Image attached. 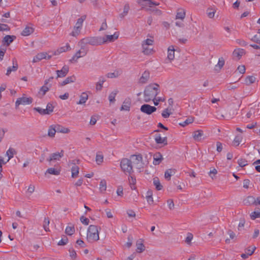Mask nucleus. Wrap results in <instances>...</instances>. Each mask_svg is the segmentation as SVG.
<instances>
[{"label": "nucleus", "instance_id": "72a5a7b5", "mask_svg": "<svg viewBox=\"0 0 260 260\" xmlns=\"http://www.w3.org/2000/svg\"><path fill=\"white\" fill-rule=\"evenodd\" d=\"M153 184L157 190H160L162 188V185L160 184L158 178H153Z\"/></svg>", "mask_w": 260, "mask_h": 260}, {"label": "nucleus", "instance_id": "7ed1b4c3", "mask_svg": "<svg viewBox=\"0 0 260 260\" xmlns=\"http://www.w3.org/2000/svg\"><path fill=\"white\" fill-rule=\"evenodd\" d=\"M120 167L125 174H131L133 172V165L131 159L122 158L120 162Z\"/></svg>", "mask_w": 260, "mask_h": 260}, {"label": "nucleus", "instance_id": "6ab92c4d", "mask_svg": "<svg viewBox=\"0 0 260 260\" xmlns=\"http://www.w3.org/2000/svg\"><path fill=\"white\" fill-rule=\"evenodd\" d=\"M76 80V77L74 75H73V76L67 77L62 82L59 83V84L60 86H63L66 84L75 82Z\"/></svg>", "mask_w": 260, "mask_h": 260}, {"label": "nucleus", "instance_id": "1a4fd4ad", "mask_svg": "<svg viewBox=\"0 0 260 260\" xmlns=\"http://www.w3.org/2000/svg\"><path fill=\"white\" fill-rule=\"evenodd\" d=\"M70 163L74 165L71 168L72 176L73 178L76 177L79 173V168L76 165V164L77 163L78 164L79 163V160H73Z\"/></svg>", "mask_w": 260, "mask_h": 260}, {"label": "nucleus", "instance_id": "4468645a", "mask_svg": "<svg viewBox=\"0 0 260 260\" xmlns=\"http://www.w3.org/2000/svg\"><path fill=\"white\" fill-rule=\"evenodd\" d=\"M164 159L162 154L160 152H156L153 155V164L155 166L159 165Z\"/></svg>", "mask_w": 260, "mask_h": 260}, {"label": "nucleus", "instance_id": "09e8293b", "mask_svg": "<svg viewBox=\"0 0 260 260\" xmlns=\"http://www.w3.org/2000/svg\"><path fill=\"white\" fill-rule=\"evenodd\" d=\"M250 217L252 219H255L256 218L260 217V209L252 212L250 214Z\"/></svg>", "mask_w": 260, "mask_h": 260}, {"label": "nucleus", "instance_id": "37998d69", "mask_svg": "<svg viewBox=\"0 0 260 260\" xmlns=\"http://www.w3.org/2000/svg\"><path fill=\"white\" fill-rule=\"evenodd\" d=\"M107 184L105 180H102L100 183V190L101 192H104L106 190Z\"/></svg>", "mask_w": 260, "mask_h": 260}, {"label": "nucleus", "instance_id": "ddd939ff", "mask_svg": "<svg viewBox=\"0 0 260 260\" xmlns=\"http://www.w3.org/2000/svg\"><path fill=\"white\" fill-rule=\"evenodd\" d=\"M95 40V37H87L82 39L79 43L96 46V42Z\"/></svg>", "mask_w": 260, "mask_h": 260}, {"label": "nucleus", "instance_id": "0eeeda50", "mask_svg": "<svg viewBox=\"0 0 260 260\" xmlns=\"http://www.w3.org/2000/svg\"><path fill=\"white\" fill-rule=\"evenodd\" d=\"M156 108L154 106H151L148 104H144L141 106L140 110L142 112L147 115H150L156 110Z\"/></svg>", "mask_w": 260, "mask_h": 260}, {"label": "nucleus", "instance_id": "f03ea898", "mask_svg": "<svg viewBox=\"0 0 260 260\" xmlns=\"http://www.w3.org/2000/svg\"><path fill=\"white\" fill-rule=\"evenodd\" d=\"M101 228L95 225H90L88 228L86 239L89 242H93L99 240V231Z\"/></svg>", "mask_w": 260, "mask_h": 260}, {"label": "nucleus", "instance_id": "58836bf2", "mask_svg": "<svg viewBox=\"0 0 260 260\" xmlns=\"http://www.w3.org/2000/svg\"><path fill=\"white\" fill-rule=\"evenodd\" d=\"M49 218L48 217H45L44 220L43 226L46 232H49L50 231L49 228Z\"/></svg>", "mask_w": 260, "mask_h": 260}, {"label": "nucleus", "instance_id": "2eb2a0df", "mask_svg": "<svg viewBox=\"0 0 260 260\" xmlns=\"http://www.w3.org/2000/svg\"><path fill=\"white\" fill-rule=\"evenodd\" d=\"M154 139L157 144H163L164 145H167L168 144L167 138L166 137L162 138L160 134L156 135Z\"/></svg>", "mask_w": 260, "mask_h": 260}, {"label": "nucleus", "instance_id": "4d7b16f0", "mask_svg": "<svg viewBox=\"0 0 260 260\" xmlns=\"http://www.w3.org/2000/svg\"><path fill=\"white\" fill-rule=\"evenodd\" d=\"M34 110L38 112H39L41 115H46L47 114L46 111L45 109H42L40 107H35Z\"/></svg>", "mask_w": 260, "mask_h": 260}, {"label": "nucleus", "instance_id": "c85d7f7f", "mask_svg": "<svg viewBox=\"0 0 260 260\" xmlns=\"http://www.w3.org/2000/svg\"><path fill=\"white\" fill-rule=\"evenodd\" d=\"M175 169H170L167 170L165 173V178L168 180H170L171 176L175 174Z\"/></svg>", "mask_w": 260, "mask_h": 260}, {"label": "nucleus", "instance_id": "e433bc0d", "mask_svg": "<svg viewBox=\"0 0 260 260\" xmlns=\"http://www.w3.org/2000/svg\"><path fill=\"white\" fill-rule=\"evenodd\" d=\"M65 233L68 235H72L75 233L74 226L73 225L67 226L65 230Z\"/></svg>", "mask_w": 260, "mask_h": 260}, {"label": "nucleus", "instance_id": "774afa93", "mask_svg": "<svg viewBox=\"0 0 260 260\" xmlns=\"http://www.w3.org/2000/svg\"><path fill=\"white\" fill-rule=\"evenodd\" d=\"M251 40L257 44H260V35L259 36L255 35L251 39Z\"/></svg>", "mask_w": 260, "mask_h": 260}, {"label": "nucleus", "instance_id": "6e6552de", "mask_svg": "<svg viewBox=\"0 0 260 260\" xmlns=\"http://www.w3.org/2000/svg\"><path fill=\"white\" fill-rule=\"evenodd\" d=\"M64 155V151L63 150H61L60 152H55L52 153L50 157L48 158L47 160L49 162H51L52 161L54 160H59Z\"/></svg>", "mask_w": 260, "mask_h": 260}, {"label": "nucleus", "instance_id": "a18cd8bd", "mask_svg": "<svg viewBox=\"0 0 260 260\" xmlns=\"http://www.w3.org/2000/svg\"><path fill=\"white\" fill-rule=\"evenodd\" d=\"M104 156L101 152H98L96 155L95 161L98 165L101 164L103 161Z\"/></svg>", "mask_w": 260, "mask_h": 260}, {"label": "nucleus", "instance_id": "b1692460", "mask_svg": "<svg viewBox=\"0 0 260 260\" xmlns=\"http://www.w3.org/2000/svg\"><path fill=\"white\" fill-rule=\"evenodd\" d=\"M255 202V198L252 196H248L243 200L244 204L247 206L254 204Z\"/></svg>", "mask_w": 260, "mask_h": 260}, {"label": "nucleus", "instance_id": "a19ab883", "mask_svg": "<svg viewBox=\"0 0 260 260\" xmlns=\"http://www.w3.org/2000/svg\"><path fill=\"white\" fill-rule=\"evenodd\" d=\"M256 78L254 76H247L245 79L246 84L247 85H249L253 83L255 81Z\"/></svg>", "mask_w": 260, "mask_h": 260}, {"label": "nucleus", "instance_id": "6e6d98bb", "mask_svg": "<svg viewBox=\"0 0 260 260\" xmlns=\"http://www.w3.org/2000/svg\"><path fill=\"white\" fill-rule=\"evenodd\" d=\"M216 11L214 9H213L212 8H208L207 10V14L208 16L212 18L214 16V14Z\"/></svg>", "mask_w": 260, "mask_h": 260}, {"label": "nucleus", "instance_id": "338daca9", "mask_svg": "<svg viewBox=\"0 0 260 260\" xmlns=\"http://www.w3.org/2000/svg\"><path fill=\"white\" fill-rule=\"evenodd\" d=\"M192 238H193L192 234L191 233H188L187 236L186 237V238L185 239V242L188 244H190Z\"/></svg>", "mask_w": 260, "mask_h": 260}, {"label": "nucleus", "instance_id": "a211bd4d", "mask_svg": "<svg viewBox=\"0 0 260 260\" xmlns=\"http://www.w3.org/2000/svg\"><path fill=\"white\" fill-rule=\"evenodd\" d=\"M119 37V34L118 32H115L113 35H106L104 36L105 40L106 41V43L108 42H113L115 40L118 39Z\"/></svg>", "mask_w": 260, "mask_h": 260}, {"label": "nucleus", "instance_id": "f257e3e1", "mask_svg": "<svg viewBox=\"0 0 260 260\" xmlns=\"http://www.w3.org/2000/svg\"><path fill=\"white\" fill-rule=\"evenodd\" d=\"M160 92L159 85L157 84H151L146 86L144 92V101L149 102L154 100Z\"/></svg>", "mask_w": 260, "mask_h": 260}, {"label": "nucleus", "instance_id": "5fc2aeb1", "mask_svg": "<svg viewBox=\"0 0 260 260\" xmlns=\"http://www.w3.org/2000/svg\"><path fill=\"white\" fill-rule=\"evenodd\" d=\"M54 107L52 104L51 103H48L47 105L46 108L45 109L46 111L47 114H50L53 111Z\"/></svg>", "mask_w": 260, "mask_h": 260}, {"label": "nucleus", "instance_id": "20e7f679", "mask_svg": "<svg viewBox=\"0 0 260 260\" xmlns=\"http://www.w3.org/2000/svg\"><path fill=\"white\" fill-rule=\"evenodd\" d=\"M133 165L140 172L144 168V163L143 162V157L141 154L132 155L131 157Z\"/></svg>", "mask_w": 260, "mask_h": 260}, {"label": "nucleus", "instance_id": "a878e982", "mask_svg": "<svg viewBox=\"0 0 260 260\" xmlns=\"http://www.w3.org/2000/svg\"><path fill=\"white\" fill-rule=\"evenodd\" d=\"M168 58L170 60H173L175 57V49L173 46H170L168 49Z\"/></svg>", "mask_w": 260, "mask_h": 260}, {"label": "nucleus", "instance_id": "dca6fc26", "mask_svg": "<svg viewBox=\"0 0 260 260\" xmlns=\"http://www.w3.org/2000/svg\"><path fill=\"white\" fill-rule=\"evenodd\" d=\"M150 77V73L149 71H145L142 75V76L139 79V83L141 84L146 83L149 80Z\"/></svg>", "mask_w": 260, "mask_h": 260}, {"label": "nucleus", "instance_id": "603ef678", "mask_svg": "<svg viewBox=\"0 0 260 260\" xmlns=\"http://www.w3.org/2000/svg\"><path fill=\"white\" fill-rule=\"evenodd\" d=\"M70 253V256L73 260H75L77 257V253L74 248H71L69 250Z\"/></svg>", "mask_w": 260, "mask_h": 260}, {"label": "nucleus", "instance_id": "e2e57ef3", "mask_svg": "<svg viewBox=\"0 0 260 260\" xmlns=\"http://www.w3.org/2000/svg\"><path fill=\"white\" fill-rule=\"evenodd\" d=\"M146 199L148 203L149 204H152L153 203V200L152 196V193L151 192H148L147 196H146Z\"/></svg>", "mask_w": 260, "mask_h": 260}, {"label": "nucleus", "instance_id": "69168bd1", "mask_svg": "<svg viewBox=\"0 0 260 260\" xmlns=\"http://www.w3.org/2000/svg\"><path fill=\"white\" fill-rule=\"evenodd\" d=\"M80 219L81 222L85 225H88L89 223V219L84 217V216H82L80 217Z\"/></svg>", "mask_w": 260, "mask_h": 260}, {"label": "nucleus", "instance_id": "864d4df0", "mask_svg": "<svg viewBox=\"0 0 260 260\" xmlns=\"http://www.w3.org/2000/svg\"><path fill=\"white\" fill-rule=\"evenodd\" d=\"M81 31V29L79 28L75 27V26L74 27L73 30L72 32L70 34V35L73 37H77L78 36Z\"/></svg>", "mask_w": 260, "mask_h": 260}, {"label": "nucleus", "instance_id": "052dcab7", "mask_svg": "<svg viewBox=\"0 0 260 260\" xmlns=\"http://www.w3.org/2000/svg\"><path fill=\"white\" fill-rule=\"evenodd\" d=\"M10 29V28L7 24L0 23V31H9Z\"/></svg>", "mask_w": 260, "mask_h": 260}, {"label": "nucleus", "instance_id": "f3484780", "mask_svg": "<svg viewBox=\"0 0 260 260\" xmlns=\"http://www.w3.org/2000/svg\"><path fill=\"white\" fill-rule=\"evenodd\" d=\"M55 128L57 133H61L63 134H68L70 132V130L67 127L59 124H54Z\"/></svg>", "mask_w": 260, "mask_h": 260}, {"label": "nucleus", "instance_id": "de8ad7c7", "mask_svg": "<svg viewBox=\"0 0 260 260\" xmlns=\"http://www.w3.org/2000/svg\"><path fill=\"white\" fill-rule=\"evenodd\" d=\"M154 41L152 39H147L142 43V47H145L146 46H152Z\"/></svg>", "mask_w": 260, "mask_h": 260}, {"label": "nucleus", "instance_id": "39448f33", "mask_svg": "<svg viewBox=\"0 0 260 260\" xmlns=\"http://www.w3.org/2000/svg\"><path fill=\"white\" fill-rule=\"evenodd\" d=\"M88 51L82 46L80 50H79L76 53L73 55L72 58L70 60V62L71 63H75L78 61V59L81 57L85 56Z\"/></svg>", "mask_w": 260, "mask_h": 260}, {"label": "nucleus", "instance_id": "f8f14e48", "mask_svg": "<svg viewBox=\"0 0 260 260\" xmlns=\"http://www.w3.org/2000/svg\"><path fill=\"white\" fill-rule=\"evenodd\" d=\"M13 66L12 67H9L7 69L6 75L9 76L12 72H15L17 70L18 68V64L17 62L16 59L15 58H13L12 59Z\"/></svg>", "mask_w": 260, "mask_h": 260}, {"label": "nucleus", "instance_id": "bb28decb", "mask_svg": "<svg viewBox=\"0 0 260 260\" xmlns=\"http://www.w3.org/2000/svg\"><path fill=\"white\" fill-rule=\"evenodd\" d=\"M185 17V11L183 9H179L177 10L176 19L183 20Z\"/></svg>", "mask_w": 260, "mask_h": 260}, {"label": "nucleus", "instance_id": "49530a36", "mask_svg": "<svg viewBox=\"0 0 260 260\" xmlns=\"http://www.w3.org/2000/svg\"><path fill=\"white\" fill-rule=\"evenodd\" d=\"M15 153V151L13 148H10L7 151L6 154L8 156V160L9 161L10 159H11L13 156L14 153Z\"/></svg>", "mask_w": 260, "mask_h": 260}, {"label": "nucleus", "instance_id": "4be33fe9", "mask_svg": "<svg viewBox=\"0 0 260 260\" xmlns=\"http://www.w3.org/2000/svg\"><path fill=\"white\" fill-rule=\"evenodd\" d=\"M88 99V95L86 92H82L80 96V100L77 102V105H83Z\"/></svg>", "mask_w": 260, "mask_h": 260}, {"label": "nucleus", "instance_id": "2f4dec72", "mask_svg": "<svg viewBox=\"0 0 260 260\" xmlns=\"http://www.w3.org/2000/svg\"><path fill=\"white\" fill-rule=\"evenodd\" d=\"M70 50H71L70 46L68 43H67L65 46L60 48L55 52L54 55H57L60 53L64 52Z\"/></svg>", "mask_w": 260, "mask_h": 260}, {"label": "nucleus", "instance_id": "393cba45", "mask_svg": "<svg viewBox=\"0 0 260 260\" xmlns=\"http://www.w3.org/2000/svg\"><path fill=\"white\" fill-rule=\"evenodd\" d=\"M34 31V28L30 26H26L21 32V34L23 36H28L31 34Z\"/></svg>", "mask_w": 260, "mask_h": 260}, {"label": "nucleus", "instance_id": "4c0bfd02", "mask_svg": "<svg viewBox=\"0 0 260 260\" xmlns=\"http://www.w3.org/2000/svg\"><path fill=\"white\" fill-rule=\"evenodd\" d=\"M46 173L54 175H58L60 174V171L53 168H50L47 170L46 174Z\"/></svg>", "mask_w": 260, "mask_h": 260}, {"label": "nucleus", "instance_id": "ea45409f", "mask_svg": "<svg viewBox=\"0 0 260 260\" xmlns=\"http://www.w3.org/2000/svg\"><path fill=\"white\" fill-rule=\"evenodd\" d=\"M95 41L96 42V45H101L104 44L106 43V41L105 40L104 37H95Z\"/></svg>", "mask_w": 260, "mask_h": 260}, {"label": "nucleus", "instance_id": "473e14b6", "mask_svg": "<svg viewBox=\"0 0 260 260\" xmlns=\"http://www.w3.org/2000/svg\"><path fill=\"white\" fill-rule=\"evenodd\" d=\"M56 133L54 124L50 125L48 131V136L51 138L54 137Z\"/></svg>", "mask_w": 260, "mask_h": 260}, {"label": "nucleus", "instance_id": "9b49d317", "mask_svg": "<svg viewBox=\"0 0 260 260\" xmlns=\"http://www.w3.org/2000/svg\"><path fill=\"white\" fill-rule=\"evenodd\" d=\"M244 53L245 51L243 49L238 48L235 49L233 52V58L237 60H239Z\"/></svg>", "mask_w": 260, "mask_h": 260}, {"label": "nucleus", "instance_id": "aec40b11", "mask_svg": "<svg viewBox=\"0 0 260 260\" xmlns=\"http://www.w3.org/2000/svg\"><path fill=\"white\" fill-rule=\"evenodd\" d=\"M16 37L15 36L6 35L3 39V42H4L6 45L9 46V45L15 40Z\"/></svg>", "mask_w": 260, "mask_h": 260}, {"label": "nucleus", "instance_id": "cd10ccee", "mask_svg": "<svg viewBox=\"0 0 260 260\" xmlns=\"http://www.w3.org/2000/svg\"><path fill=\"white\" fill-rule=\"evenodd\" d=\"M136 246L137 252L138 253H141L145 250V246L141 239L137 241L136 243Z\"/></svg>", "mask_w": 260, "mask_h": 260}, {"label": "nucleus", "instance_id": "423d86ee", "mask_svg": "<svg viewBox=\"0 0 260 260\" xmlns=\"http://www.w3.org/2000/svg\"><path fill=\"white\" fill-rule=\"evenodd\" d=\"M33 101L32 98L26 96H22L21 98H18L15 102V106L17 108L20 105H29L32 103Z\"/></svg>", "mask_w": 260, "mask_h": 260}, {"label": "nucleus", "instance_id": "7c9ffc66", "mask_svg": "<svg viewBox=\"0 0 260 260\" xmlns=\"http://www.w3.org/2000/svg\"><path fill=\"white\" fill-rule=\"evenodd\" d=\"M86 16L85 15L82 16L80 18L77 19V22L74 26L75 27L79 28L81 29L83 23L84 21L85 20Z\"/></svg>", "mask_w": 260, "mask_h": 260}, {"label": "nucleus", "instance_id": "c9c22d12", "mask_svg": "<svg viewBox=\"0 0 260 260\" xmlns=\"http://www.w3.org/2000/svg\"><path fill=\"white\" fill-rule=\"evenodd\" d=\"M106 80L104 77H101L99 79V81L96 83V89L97 90H101L103 87V84L105 82Z\"/></svg>", "mask_w": 260, "mask_h": 260}, {"label": "nucleus", "instance_id": "c756f323", "mask_svg": "<svg viewBox=\"0 0 260 260\" xmlns=\"http://www.w3.org/2000/svg\"><path fill=\"white\" fill-rule=\"evenodd\" d=\"M131 102L129 99H126L123 103L120 110L129 111Z\"/></svg>", "mask_w": 260, "mask_h": 260}, {"label": "nucleus", "instance_id": "13d9d810", "mask_svg": "<svg viewBox=\"0 0 260 260\" xmlns=\"http://www.w3.org/2000/svg\"><path fill=\"white\" fill-rule=\"evenodd\" d=\"M224 64V60L223 58V57H221L219 58L218 62L216 66V68L218 67L219 69H221V68L223 67V66Z\"/></svg>", "mask_w": 260, "mask_h": 260}, {"label": "nucleus", "instance_id": "f704fd0d", "mask_svg": "<svg viewBox=\"0 0 260 260\" xmlns=\"http://www.w3.org/2000/svg\"><path fill=\"white\" fill-rule=\"evenodd\" d=\"M121 73L118 70H116L113 73H108L106 76L109 78H117L120 75Z\"/></svg>", "mask_w": 260, "mask_h": 260}, {"label": "nucleus", "instance_id": "3c124183", "mask_svg": "<svg viewBox=\"0 0 260 260\" xmlns=\"http://www.w3.org/2000/svg\"><path fill=\"white\" fill-rule=\"evenodd\" d=\"M150 46H146L145 47H142V52L144 54L149 55L151 54L153 51L152 48H149Z\"/></svg>", "mask_w": 260, "mask_h": 260}, {"label": "nucleus", "instance_id": "79ce46f5", "mask_svg": "<svg viewBox=\"0 0 260 260\" xmlns=\"http://www.w3.org/2000/svg\"><path fill=\"white\" fill-rule=\"evenodd\" d=\"M128 181L131 185V189H134L135 188L134 186L136 183V179L135 177L133 176H129L128 177Z\"/></svg>", "mask_w": 260, "mask_h": 260}, {"label": "nucleus", "instance_id": "9d476101", "mask_svg": "<svg viewBox=\"0 0 260 260\" xmlns=\"http://www.w3.org/2000/svg\"><path fill=\"white\" fill-rule=\"evenodd\" d=\"M69 68L67 66H64L60 70H57V78L64 77L69 73Z\"/></svg>", "mask_w": 260, "mask_h": 260}, {"label": "nucleus", "instance_id": "c03bdc74", "mask_svg": "<svg viewBox=\"0 0 260 260\" xmlns=\"http://www.w3.org/2000/svg\"><path fill=\"white\" fill-rule=\"evenodd\" d=\"M193 120L194 118L193 117H189L182 123H180L179 124L182 126H185L188 125V124L192 123L193 122Z\"/></svg>", "mask_w": 260, "mask_h": 260}, {"label": "nucleus", "instance_id": "bf43d9fd", "mask_svg": "<svg viewBox=\"0 0 260 260\" xmlns=\"http://www.w3.org/2000/svg\"><path fill=\"white\" fill-rule=\"evenodd\" d=\"M241 141V137L239 136H236L233 141V145L235 146H238L240 142Z\"/></svg>", "mask_w": 260, "mask_h": 260}, {"label": "nucleus", "instance_id": "412c9836", "mask_svg": "<svg viewBox=\"0 0 260 260\" xmlns=\"http://www.w3.org/2000/svg\"><path fill=\"white\" fill-rule=\"evenodd\" d=\"M44 58H47V53L41 52L34 57L32 61L34 62H37Z\"/></svg>", "mask_w": 260, "mask_h": 260}, {"label": "nucleus", "instance_id": "5701e85b", "mask_svg": "<svg viewBox=\"0 0 260 260\" xmlns=\"http://www.w3.org/2000/svg\"><path fill=\"white\" fill-rule=\"evenodd\" d=\"M204 133L202 130H198L194 131L193 134V139L197 141H200L202 139V137L203 136Z\"/></svg>", "mask_w": 260, "mask_h": 260}, {"label": "nucleus", "instance_id": "8fccbe9b", "mask_svg": "<svg viewBox=\"0 0 260 260\" xmlns=\"http://www.w3.org/2000/svg\"><path fill=\"white\" fill-rule=\"evenodd\" d=\"M171 114L172 113L170 110H169V108H166L162 111L161 115L164 118H168Z\"/></svg>", "mask_w": 260, "mask_h": 260}, {"label": "nucleus", "instance_id": "0e129e2a", "mask_svg": "<svg viewBox=\"0 0 260 260\" xmlns=\"http://www.w3.org/2000/svg\"><path fill=\"white\" fill-rule=\"evenodd\" d=\"M116 94H117V91H116L115 92H112L110 94V95H109V98H108L110 102H111V103L114 102V101H115V98Z\"/></svg>", "mask_w": 260, "mask_h": 260}, {"label": "nucleus", "instance_id": "680f3d73", "mask_svg": "<svg viewBox=\"0 0 260 260\" xmlns=\"http://www.w3.org/2000/svg\"><path fill=\"white\" fill-rule=\"evenodd\" d=\"M238 163L239 165L241 167H245L248 165L247 160L243 158L239 159L238 160Z\"/></svg>", "mask_w": 260, "mask_h": 260}]
</instances>
